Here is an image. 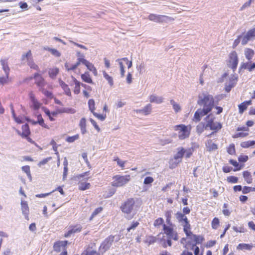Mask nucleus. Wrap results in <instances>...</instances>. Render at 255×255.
I'll use <instances>...</instances> for the list:
<instances>
[{
	"instance_id": "nucleus-1",
	"label": "nucleus",
	"mask_w": 255,
	"mask_h": 255,
	"mask_svg": "<svg viewBox=\"0 0 255 255\" xmlns=\"http://www.w3.org/2000/svg\"><path fill=\"white\" fill-rule=\"evenodd\" d=\"M214 103V99L212 95L204 93L200 94L197 104L200 106H203V108L198 109L194 114L193 120L196 122H199L202 117L211 111Z\"/></svg>"
},
{
	"instance_id": "nucleus-2",
	"label": "nucleus",
	"mask_w": 255,
	"mask_h": 255,
	"mask_svg": "<svg viewBox=\"0 0 255 255\" xmlns=\"http://www.w3.org/2000/svg\"><path fill=\"white\" fill-rule=\"evenodd\" d=\"M163 219L161 218H159L156 219L154 222V226L156 227H159L160 226H162L164 233L166 234L165 236L163 234L159 235L158 238L161 240L162 246L164 247H166L171 246V239L174 240H177V234L174 231L172 228L170 226H166L163 224Z\"/></svg>"
},
{
	"instance_id": "nucleus-3",
	"label": "nucleus",
	"mask_w": 255,
	"mask_h": 255,
	"mask_svg": "<svg viewBox=\"0 0 255 255\" xmlns=\"http://www.w3.org/2000/svg\"><path fill=\"white\" fill-rule=\"evenodd\" d=\"M176 217L179 222L183 227L184 232L186 234V236L189 237V239L193 240L194 243H197L198 237L193 235L191 232L190 225L189 223L186 216L181 213H177L176 214Z\"/></svg>"
},
{
	"instance_id": "nucleus-4",
	"label": "nucleus",
	"mask_w": 255,
	"mask_h": 255,
	"mask_svg": "<svg viewBox=\"0 0 255 255\" xmlns=\"http://www.w3.org/2000/svg\"><path fill=\"white\" fill-rule=\"evenodd\" d=\"M130 179L131 177L129 175H116L113 177L111 185L112 186L117 188L123 187L128 184Z\"/></svg>"
},
{
	"instance_id": "nucleus-5",
	"label": "nucleus",
	"mask_w": 255,
	"mask_h": 255,
	"mask_svg": "<svg viewBox=\"0 0 255 255\" xmlns=\"http://www.w3.org/2000/svg\"><path fill=\"white\" fill-rule=\"evenodd\" d=\"M184 153L185 151L183 147H180L177 148V152L173 157L170 159L169 162L170 168H175L179 163L181 162Z\"/></svg>"
},
{
	"instance_id": "nucleus-6",
	"label": "nucleus",
	"mask_w": 255,
	"mask_h": 255,
	"mask_svg": "<svg viewBox=\"0 0 255 255\" xmlns=\"http://www.w3.org/2000/svg\"><path fill=\"white\" fill-rule=\"evenodd\" d=\"M173 128L178 132L179 138L184 139L189 137L191 128L190 126H186L184 125H179L174 126Z\"/></svg>"
},
{
	"instance_id": "nucleus-7",
	"label": "nucleus",
	"mask_w": 255,
	"mask_h": 255,
	"mask_svg": "<svg viewBox=\"0 0 255 255\" xmlns=\"http://www.w3.org/2000/svg\"><path fill=\"white\" fill-rule=\"evenodd\" d=\"M214 117L212 115H209L206 118V124L205 125V129L209 128L211 130L217 131L222 128V125L220 123L214 122Z\"/></svg>"
},
{
	"instance_id": "nucleus-8",
	"label": "nucleus",
	"mask_w": 255,
	"mask_h": 255,
	"mask_svg": "<svg viewBox=\"0 0 255 255\" xmlns=\"http://www.w3.org/2000/svg\"><path fill=\"white\" fill-rule=\"evenodd\" d=\"M239 62L238 56L236 51H232L229 55V59L227 61L228 67L233 70L234 72L236 70Z\"/></svg>"
},
{
	"instance_id": "nucleus-9",
	"label": "nucleus",
	"mask_w": 255,
	"mask_h": 255,
	"mask_svg": "<svg viewBox=\"0 0 255 255\" xmlns=\"http://www.w3.org/2000/svg\"><path fill=\"white\" fill-rule=\"evenodd\" d=\"M114 238L113 236L109 237L102 243L99 248V251L102 254H103L110 249L114 242Z\"/></svg>"
},
{
	"instance_id": "nucleus-10",
	"label": "nucleus",
	"mask_w": 255,
	"mask_h": 255,
	"mask_svg": "<svg viewBox=\"0 0 255 255\" xmlns=\"http://www.w3.org/2000/svg\"><path fill=\"white\" fill-rule=\"evenodd\" d=\"M134 205V200L129 199L121 206L122 210L126 214H129L132 210Z\"/></svg>"
},
{
	"instance_id": "nucleus-11",
	"label": "nucleus",
	"mask_w": 255,
	"mask_h": 255,
	"mask_svg": "<svg viewBox=\"0 0 255 255\" xmlns=\"http://www.w3.org/2000/svg\"><path fill=\"white\" fill-rule=\"evenodd\" d=\"M67 241H61L56 243L54 245V249L56 252L62 251L60 255H66L65 247L67 245Z\"/></svg>"
},
{
	"instance_id": "nucleus-12",
	"label": "nucleus",
	"mask_w": 255,
	"mask_h": 255,
	"mask_svg": "<svg viewBox=\"0 0 255 255\" xmlns=\"http://www.w3.org/2000/svg\"><path fill=\"white\" fill-rule=\"evenodd\" d=\"M237 76L232 74L230 77V81L228 83H227L225 85V90L227 92H229L231 89L234 87L235 84L237 81Z\"/></svg>"
},
{
	"instance_id": "nucleus-13",
	"label": "nucleus",
	"mask_w": 255,
	"mask_h": 255,
	"mask_svg": "<svg viewBox=\"0 0 255 255\" xmlns=\"http://www.w3.org/2000/svg\"><path fill=\"white\" fill-rule=\"evenodd\" d=\"M168 17L164 15H156L155 14H150L148 16V19L156 22H162L166 21Z\"/></svg>"
},
{
	"instance_id": "nucleus-14",
	"label": "nucleus",
	"mask_w": 255,
	"mask_h": 255,
	"mask_svg": "<svg viewBox=\"0 0 255 255\" xmlns=\"http://www.w3.org/2000/svg\"><path fill=\"white\" fill-rule=\"evenodd\" d=\"M71 79L72 80L70 82V85L71 86H74V93L75 94H78L80 92L81 83L73 76H71Z\"/></svg>"
},
{
	"instance_id": "nucleus-15",
	"label": "nucleus",
	"mask_w": 255,
	"mask_h": 255,
	"mask_svg": "<svg viewBox=\"0 0 255 255\" xmlns=\"http://www.w3.org/2000/svg\"><path fill=\"white\" fill-rule=\"evenodd\" d=\"M30 99V106L35 110H37L40 108L41 104L35 98L32 92H30L29 94Z\"/></svg>"
},
{
	"instance_id": "nucleus-16",
	"label": "nucleus",
	"mask_w": 255,
	"mask_h": 255,
	"mask_svg": "<svg viewBox=\"0 0 255 255\" xmlns=\"http://www.w3.org/2000/svg\"><path fill=\"white\" fill-rule=\"evenodd\" d=\"M21 206L22 214L25 217L26 220H28V214H29V208L27 202L25 201L21 200Z\"/></svg>"
},
{
	"instance_id": "nucleus-17",
	"label": "nucleus",
	"mask_w": 255,
	"mask_h": 255,
	"mask_svg": "<svg viewBox=\"0 0 255 255\" xmlns=\"http://www.w3.org/2000/svg\"><path fill=\"white\" fill-rule=\"evenodd\" d=\"M149 100L150 103H154L157 104H160L163 102L164 98L162 96H158L156 95L150 96Z\"/></svg>"
},
{
	"instance_id": "nucleus-18",
	"label": "nucleus",
	"mask_w": 255,
	"mask_h": 255,
	"mask_svg": "<svg viewBox=\"0 0 255 255\" xmlns=\"http://www.w3.org/2000/svg\"><path fill=\"white\" fill-rule=\"evenodd\" d=\"M241 36V43L242 45L246 44L250 40H253V38L248 31L246 33H243Z\"/></svg>"
},
{
	"instance_id": "nucleus-19",
	"label": "nucleus",
	"mask_w": 255,
	"mask_h": 255,
	"mask_svg": "<svg viewBox=\"0 0 255 255\" xmlns=\"http://www.w3.org/2000/svg\"><path fill=\"white\" fill-rule=\"evenodd\" d=\"M170 103L172 105V108L175 113H178L181 111V106L179 104L176 102L174 100H171L170 101Z\"/></svg>"
},
{
	"instance_id": "nucleus-20",
	"label": "nucleus",
	"mask_w": 255,
	"mask_h": 255,
	"mask_svg": "<svg viewBox=\"0 0 255 255\" xmlns=\"http://www.w3.org/2000/svg\"><path fill=\"white\" fill-rule=\"evenodd\" d=\"M244 54L246 58L248 60H250L253 57L255 54V52L253 49L249 48H246L245 49Z\"/></svg>"
},
{
	"instance_id": "nucleus-21",
	"label": "nucleus",
	"mask_w": 255,
	"mask_h": 255,
	"mask_svg": "<svg viewBox=\"0 0 255 255\" xmlns=\"http://www.w3.org/2000/svg\"><path fill=\"white\" fill-rule=\"evenodd\" d=\"M252 104V101L250 100L248 101H246L242 103L240 105H239V112L242 114L244 112L245 110H246L248 106L251 105Z\"/></svg>"
},
{
	"instance_id": "nucleus-22",
	"label": "nucleus",
	"mask_w": 255,
	"mask_h": 255,
	"mask_svg": "<svg viewBox=\"0 0 255 255\" xmlns=\"http://www.w3.org/2000/svg\"><path fill=\"white\" fill-rule=\"evenodd\" d=\"M82 227L80 225H77L73 227L70 230L67 234L65 235L66 237L69 236L72 233H79L81 231Z\"/></svg>"
},
{
	"instance_id": "nucleus-23",
	"label": "nucleus",
	"mask_w": 255,
	"mask_h": 255,
	"mask_svg": "<svg viewBox=\"0 0 255 255\" xmlns=\"http://www.w3.org/2000/svg\"><path fill=\"white\" fill-rule=\"evenodd\" d=\"M85 65L87 67V69L90 71L92 72L94 75H97V71L94 65L86 60Z\"/></svg>"
},
{
	"instance_id": "nucleus-24",
	"label": "nucleus",
	"mask_w": 255,
	"mask_h": 255,
	"mask_svg": "<svg viewBox=\"0 0 255 255\" xmlns=\"http://www.w3.org/2000/svg\"><path fill=\"white\" fill-rule=\"evenodd\" d=\"M59 84L62 88L64 90L65 94L67 96H70L71 95V93L68 85L61 80H59Z\"/></svg>"
},
{
	"instance_id": "nucleus-25",
	"label": "nucleus",
	"mask_w": 255,
	"mask_h": 255,
	"mask_svg": "<svg viewBox=\"0 0 255 255\" xmlns=\"http://www.w3.org/2000/svg\"><path fill=\"white\" fill-rule=\"evenodd\" d=\"M102 73L103 77L108 81L109 84L111 86H113L114 85V81L113 77L109 75L105 71H103Z\"/></svg>"
},
{
	"instance_id": "nucleus-26",
	"label": "nucleus",
	"mask_w": 255,
	"mask_h": 255,
	"mask_svg": "<svg viewBox=\"0 0 255 255\" xmlns=\"http://www.w3.org/2000/svg\"><path fill=\"white\" fill-rule=\"evenodd\" d=\"M253 246L247 244H240L237 247V249L239 250H251Z\"/></svg>"
},
{
	"instance_id": "nucleus-27",
	"label": "nucleus",
	"mask_w": 255,
	"mask_h": 255,
	"mask_svg": "<svg viewBox=\"0 0 255 255\" xmlns=\"http://www.w3.org/2000/svg\"><path fill=\"white\" fill-rule=\"evenodd\" d=\"M120 66V73L122 77L125 76V63L122 59H119L117 60Z\"/></svg>"
},
{
	"instance_id": "nucleus-28",
	"label": "nucleus",
	"mask_w": 255,
	"mask_h": 255,
	"mask_svg": "<svg viewBox=\"0 0 255 255\" xmlns=\"http://www.w3.org/2000/svg\"><path fill=\"white\" fill-rule=\"evenodd\" d=\"M78 185L79 189L80 190H85L89 189L90 187V184L89 183L85 182L82 181H80Z\"/></svg>"
},
{
	"instance_id": "nucleus-29",
	"label": "nucleus",
	"mask_w": 255,
	"mask_h": 255,
	"mask_svg": "<svg viewBox=\"0 0 255 255\" xmlns=\"http://www.w3.org/2000/svg\"><path fill=\"white\" fill-rule=\"evenodd\" d=\"M21 60L23 62H28L31 60V52L30 50L22 54L21 57Z\"/></svg>"
},
{
	"instance_id": "nucleus-30",
	"label": "nucleus",
	"mask_w": 255,
	"mask_h": 255,
	"mask_svg": "<svg viewBox=\"0 0 255 255\" xmlns=\"http://www.w3.org/2000/svg\"><path fill=\"white\" fill-rule=\"evenodd\" d=\"M243 175L245 181L248 184L251 183L252 182L253 179L251 175V173L249 172H248V171H244L243 172Z\"/></svg>"
},
{
	"instance_id": "nucleus-31",
	"label": "nucleus",
	"mask_w": 255,
	"mask_h": 255,
	"mask_svg": "<svg viewBox=\"0 0 255 255\" xmlns=\"http://www.w3.org/2000/svg\"><path fill=\"white\" fill-rule=\"evenodd\" d=\"M68 160L66 158V157L64 158V162H63V165H64V172L63 174V179L65 180L67 177V172H68Z\"/></svg>"
},
{
	"instance_id": "nucleus-32",
	"label": "nucleus",
	"mask_w": 255,
	"mask_h": 255,
	"mask_svg": "<svg viewBox=\"0 0 255 255\" xmlns=\"http://www.w3.org/2000/svg\"><path fill=\"white\" fill-rule=\"evenodd\" d=\"M81 78L85 82L92 83V80L88 72H85L84 74H82L81 75Z\"/></svg>"
},
{
	"instance_id": "nucleus-33",
	"label": "nucleus",
	"mask_w": 255,
	"mask_h": 255,
	"mask_svg": "<svg viewBox=\"0 0 255 255\" xmlns=\"http://www.w3.org/2000/svg\"><path fill=\"white\" fill-rule=\"evenodd\" d=\"M2 67V69L4 71L5 74H9V69L8 66L7 62L3 60L0 61Z\"/></svg>"
},
{
	"instance_id": "nucleus-34",
	"label": "nucleus",
	"mask_w": 255,
	"mask_h": 255,
	"mask_svg": "<svg viewBox=\"0 0 255 255\" xmlns=\"http://www.w3.org/2000/svg\"><path fill=\"white\" fill-rule=\"evenodd\" d=\"M58 72L59 69L57 68L50 69L48 72L50 77L52 78H54Z\"/></svg>"
},
{
	"instance_id": "nucleus-35",
	"label": "nucleus",
	"mask_w": 255,
	"mask_h": 255,
	"mask_svg": "<svg viewBox=\"0 0 255 255\" xmlns=\"http://www.w3.org/2000/svg\"><path fill=\"white\" fill-rule=\"evenodd\" d=\"M114 161H116L117 164L121 167L122 169H124L125 167V164L127 162V161H124L120 159L118 157H116L115 158Z\"/></svg>"
},
{
	"instance_id": "nucleus-36",
	"label": "nucleus",
	"mask_w": 255,
	"mask_h": 255,
	"mask_svg": "<svg viewBox=\"0 0 255 255\" xmlns=\"http://www.w3.org/2000/svg\"><path fill=\"white\" fill-rule=\"evenodd\" d=\"M207 146L209 148V150H213L217 149V145L212 142L211 140L208 141L207 143Z\"/></svg>"
},
{
	"instance_id": "nucleus-37",
	"label": "nucleus",
	"mask_w": 255,
	"mask_h": 255,
	"mask_svg": "<svg viewBox=\"0 0 255 255\" xmlns=\"http://www.w3.org/2000/svg\"><path fill=\"white\" fill-rule=\"evenodd\" d=\"M143 114L144 115H147L149 114L151 112V106L150 104H148L145 107L142 109Z\"/></svg>"
},
{
	"instance_id": "nucleus-38",
	"label": "nucleus",
	"mask_w": 255,
	"mask_h": 255,
	"mask_svg": "<svg viewBox=\"0 0 255 255\" xmlns=\"http://www.w3.org/2000/svg\"><path fill=\"white\" fill-rule=\"evenodd\" d=\"M22 128L23 130L22 134L24 136H27V135H28L30 133V131L29 130V127L28 125L25 124L23 125Z\"/></svg>"
},
{
	"instance_id": "nucleus-39",
	"label": "nucleus",
	"mask_w": 255,
	"mask_h": 255,
	"mask_svg": "<svg viewBox=\"0 0 255 255\" xmlns=\"http://www.w3.org/2000/svg\"><path fill=\"white\" fill-rule=\"evenodd\" d=\"M255 144L254 141H247L241 143V145L244 148H247Z\"/></svg>"
},
{
	"instance_id": "nucleus-40",
	"label": "nucleus",
	"mask_w": 255,
	"mask_h": 255,
	"mask_svg": "<svg viewBox=\"0 0 255 255\" xmlns=\"http://www.w3.org/2000/svg\"><path fill=\"white\" fill-rule=\"evenodd\" d=\"M205 129V125L202 123L199 124L196 127V130L198 134H201Z\"/></svg>"
},
{
	"instance_id": "nucleus-41",
	"label": "nucleus",
	"mask_w": 255,
	"mask_h": 255,
	"mask_svg": "<svg viewBox=\"0 0 255 255\" xmlns=\"http://www.w3.org/2000/svg\"><path fill=\"white\" fill-rule=\"evenodd\" d=\"M184 151H185L184 154L185 155L186 158H188L192 154V153L193 152V147H191L189 148L188 149H185L184 148Z\"/></svg>"
},
{
	"instance_id": "nucleus-42",
	"label": "nucleus",
	"mask_w": 255,
	"mask_h": 255,
	"mask_svg": "<svg viewBox=\"0 0 255 255\" xmlns=\"http://www.w3.org/2000/svg\"><path fill=\"white\" fill-rule=\"evenodd\" d=\"M79 138V134H76L74 136H68L67 137V138L66 139V141L68 142H73L74 141H75V140L78 139Z\"/></svg>"
},
{
	"instance_id": "nucleus-43",
	"label": "nucleus",
	"mask_w": 255,
	"mask_h": 255,
	"mask_svg": "<svg viewBox=\"0 0 255 255\" xmlns=\"http://www.w3.org/2000/svg\"><path fill=\"white\" fill-rule=\"evenodd\" d=\"M88 105L90 110L92 113H93L95 110L94 100L93 99L89 100L88 101Z\"/></svg>"
},
{
	"instance_id": "nucleus-44",
	"label": "nucleus",
	"mask_w": 255,
	"mask_h": 255,
	"mask_svg": "<svg viewBox=\"0 0 255 255\" xmlns=\"http://www.w3.org/2000/svg\"><path fill=\"white\" fill-rule=\"evenodd\" d=\"M37 123H39L40 125L45 128H48L47 126L44 123V120L41 115H39L38 116V121L37 122H34V124Z\"/></svg>"
},
{
	"instance_id": "nucleus-45",
	"label": "nucleus",
	"mask_w": 255,
	"mask_h": 255,
	"mask_svg": "<svg viewBox=\"0 0 255 255\" xmlns=\"http://www.w3.org/2000/svg\"><path fill=\"white\" fill-rule=\"evenodd\" d=\"M34 77L37 78L36 83L39 86H42L43 85V79L39 76L38 74H35L34 75Z\"/></svg>"
},
{
	"instance_id": "nucleus-46",
	"label": "nucleus",
	"mask_w": 255,
	"mask_h": 255,
	"mask_svg": "<svg viewBox=\"0 0 255 255\" xmlns=\"http://www.w3.org/2000/svg\"><path fill=\"white\" fill-rule=\"evenodd\" d=\"M219 225V220L217 218H214L212 222V227L216 229Z\"/></svg>"
},
{
	"instance_id": "nucleus-47",
	"label": "nucleus",
	"mask_w": 255,
	"mask_h": 255,
	"mask_svg": "<svg viewBox=\"0 0 255 255\" xmlns=\"http://www.w3.org/2000/svg\"><path fill=\"white\" fill-rule=\"evenodd\" d=\"M8 74H5L0 77V83L3 85L7 83Z\"/></svg>"
},
{
	"instance_id": "nucleus-48",
	"label": "nucleus",
	"mask_w": 255,
	"mask_h": 255,
	"mask_svg": "<svg viewBox=\"0 0 255 255\" xmlns=\"http://www.w3.org/2000/svg\"><path fill=\"white\" fill-rule=\"evenodd\" d=\"M22 170L23 171H24L25 173H26V174H27V175L28 176V177L29 178L31 179V176L30 172V167L29 166H23L22 167Z\"/></svg>"
},
{
	"instance_id": "nucleus-49",
	"label": "nucleus",
	"mask_w": 255,
	"mask_h": 255,
	"mask_svg": "<svg viewBox=\"0 0 255 255\" xmlns=\"http://www.w3.org/2000/svg\"><path fill=\"white\" fill-rule=\"evenodd\" d=\"M228 152L231 155L235 154V147L234 144H232L229 145L227 149Z\"/></svg>"
},
{
	"instance_id": "nucleus-50",
	"label": "nucleus",
	"mask_w": 255,
	"mask_h": 255,
	"mask_svg": "<svg viewBox=\"0 0 255 255\" xmlns=\"http://www.w3.org/2000/svg\"><path fill=\"white\" fill-rule=\"evenodd\" d=\"M154 181V179L152 177L148 176L145 178L143 184L145 185L151 184Z\"/></svg>"
},
{
	"instance_id": "nucleus-51",
	"label": "nucleus",
	"mask_w": 255,
	"mask_h": 255,
	"mask_svg": "<svg viewBox=\"0 0 255 255\" xmlns=\"http://www.w3.org/2000/svg\"><path fill=\"white\" fill-rule=\"evenodd\" d=\"M98 119L101 120V121H104L105 120V119H106V114H97V113L94 112L93 113H92Z\"/></svg>"
},
{
	"instance_id": "nucleus-52",
	"label": "nucleus",
	"mask_w": 255,
	"mask_h": 255,
	"mask_svg": "<svg viewBox=\"0 0 255 255\" xmlns=\"http://www.w3.org/2000/svg\"><path fill=\"white\" fill-rule=\"evenodd\" d=\"M103 208L102 207H99L96 209L94 211L92 214L91 217L90 218V220H92L95 216H96L97 214L102 212Z\"/></svg>"
},
{
	"instance_id": "nucleus-53",
	"label": "nucleus",
	"mask_w": 255,
	"mask_h": 255,
	"mask_svg": "<svg viewBox=\"0 0 255 255\" xmlns=\"http://www.w3.org/2000/svg\"><path fill=\"white\" fill-rule=\"evenodd\" d=\"M254 0H248V1L246 2L240 8V10H244L245 8H247V7H249V6H250L251 4V3L252 2V1H253Z\"/></svg>"
},
{
	"instance_id": "nucleus-54",
	"label": "nucleus",
	"mask_w": 255,
	"mask_h": 255,
	"mask_svg": "<svg viewBox=\"0 0 255 255\" xmlns=\"http://www.w3.org/2000/svg\"><path fill=\"white\" fill-rule=\"evenodd\" d=\"M227 181L229 182L236 183L238 182V178L237 177L231 176L227 178Z\"/></svg>"
},
{
	"instance_id": "nucleus-55",
	"label": "nucleus",
	"mask_w": 255,
	"mask_h": 255,
	"mask_svg": "<svg viewBox=\"0 0 255 255\" xmlns=\"http://www.w3.org/2000/svg\"><path fill=\"white\" fill-rule=\"evenodd\" d=\"M50 52L54 56L58 57L60 56V53L56 49L52 48L50 50Z\"/></svg>"
},
{
	"instance_id": "nucleus-56",
	"label": "nucleus",
	"mask_w": 255,
	"mask_h": 255,
	"mask_svg": "<svg viewBox=\"0 0 255 255\" xmlns=\"http://www.w3.org/2000/svg\"><path fill=\"white\" fill-rule=\"evenodd\" d=\"M122 59L124 63L127 65L128 68L132 67V63L131 61H129L127 58H123Z\"/></svg>"
},
{
	"instance_id": "nucleus-57",
	"label": "nucleus",
	"mask_w": 255,
	"mask_h": 255,
	"mask_svg": "<svg viewBox=\"0 0 255 255\" xmlns=\"http://www.w3.org/2000/svg\"><path fill=\"white\" fill-rule=\"evenodd\" d=\"M248 135V133L246 132H238L233 135V138H238L239 137H245Z\"/></svg>"
},
{
	"instance_id": "nucleus-58",
	"label": "nucleus",
	"mask_w": 255,
	"mask_h": 255,
	"mask_svg": "<svg viewBox=\"0 0 255 255\" xmlns=\"http://www.w3.org/2000/svg\"><path fill=\"white\" fill-rule=\"evenodd\" d=\"M76 55L77 57V59H85V55L84 54L82 53L80 51L76 50Z\"/></svg>"
},
{
	"instance_id": "nucleus-59",
	"label": "nucleus",
	"mask_w": 255,
	"mask_h": 255,
	"mask_svg": "<svg viewBox=\"0 0 255 255\" xmlns=\"http://www.w3.org/2000/svg\"><path fill=\"white\" fill-rule=\"evenodd\" d=\"M65 67L67 71L74 70L75 69H76L77 68L74 64L72 65H69L67 63L65 64Z\"/></svg>"
},
{
	"instance_id": "nucleus-60",
	"label": "nucleus",
	"mask_w": 255,
	"mask_h": 255,
	"mask_svg": "<svg viewBox=\"0 0 255 255\" xmlns=\"http://www.w3.org/2000/svg\"><path fill=\"white\" fill-rule=\"evenodd\" d=\"M40 90L47 97H49V98L52 97V94L50 92H49L44 89H41Z\"/></svg>"
},
{
	"instance_id": "nucleus-61",
	"label": "nucleus",
	"mask_w": 255,
	"mask_h": 255,
	"mask_svg": "<svg viewBox=\"0 0 255 255\" xmlns=\"http://www.w3.org/2000/svg\"><path fill=\"white\" fill-rule=\"evenodd\" d=\"M126 81L128 84H130L132 82V74L128 73L127 76Z\"/></svg>"
},
{
	"instance_id": "nucleus-62",
	"label": "nucleus",
	"mask_w": 255,
	"mask_h": 255,
	"mask_svg": "<svg viewBox=\"0 0 255 255\" xmlns=\"http://www.w3.org/2000/svg\"><path fill=\"white\" fill-rule=\"evenodd\" d=\"M85 255H100V254L96 251L89 250L87 251Z\"/></svg>"
},
{
	"instance_id": "nucleus-63",
	"label": "nucleus",
	"mask_w": 255,
	"mask_h": 255,
	"mask_svg": "<svg viewBox=\"0 0 255 255\" xmlns=\"http://www.w3.org/2000/svg\"><path fill=\"white\" fill-rule=\"evenodd\" d=\"M238 160L240 162H246L248 160V156L244 155H240L238 158Z\"/></svg>"
},
{
	"instance_id": "nucleus-64",
	"label": "nucleus",
	"mask_w": 255,
	"mask_h": 255,
	"mask_svg": "<svg viewBox=\"0 0 255 255\" xmlns=\"http://www.w3.org/2000/svg\"><path fill=\"white\" fill-rule=\"evenodd\" d=\"M233 230L236 232L244 233L245 232V229L243 227H240L239 228H238L237 227H234Z\"/></svg>"
}]
</instances>
